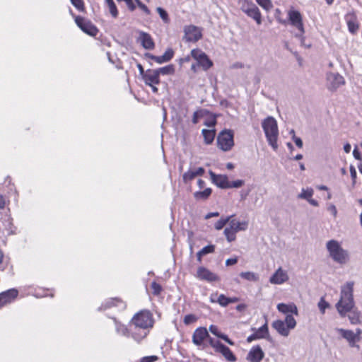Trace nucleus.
I'll list each match as a JSON object with an SVG mask.
<instances>
[{
    "label": "nucleus",
    "instance_id": "nucleus-1",
    "mask_svg": "<svg viewBox=\"0 0 362 362\" xmlns=\"http://www.w3.org/2000/svg\"><path fill=\"white\" fill-rule=\"evenodd\" d=\"M132 323L134 326L132 337L134 340L140 341L147 336L149 329L153 326V315L150 311L141 310L133 317Z\"/></svg>",
    "mask_w": 362,
    "mask_h": 362
},
{
    "label": "nucleus",
    "instance_id": "nucleus-2",
    "mask_svg": "<svg viewBox=\"0 0 362 362\" xmlns=\"http://www.w3.org/2000/svg\"><path fill=\"white\" fill-rule=\"evenodd\" d=\"M354 282L349 281L341 288L340 298L336 304V308L341 317L346 316L354 308Z\"/></svg>",
    "mask_w": 362,
    "mask_h": 362
},
{
    "label": "nucleus",
    "instance_id": "nucleus-3",
    "mask_svg": "<svg viewBox=\"0 0 362 362\" xmlns=\"http://www.w3.org/2000/svg\"><path fill=\"white\" fill-rule=\"evenodd\" d=\"M326 249L329 257L340 265H345L350 261V254L343 248L341 244L336 240H330L326 243Z\"/></svg>",
    "mask_w": 362,
    "mask_h": 362
},
{
    "label": "nucleus",
    "instance_id": "nucleus-4",
    "mask_svg": "<svg viewBox=\"0 0 362 362\" xmlns=\"http://www.w3.org/2000/svg\"><path fill=\"white\" fill-rule=\"evenodd\" d=\"M262 127L268 144L274 151H276L279 146L277 144L279 129L276 120L273 117H267L262 121Z\"/></svg>",
    "mask_w": 362,
    "mask_h": 362
},
{
    "label": "nucleus",
    "instance_id": "nucleus-5",
    "mask_svg": "<svg viewBox=\"0 0 362 362\" xmlns=\"http://www.w3.org/2000/svg\"><path fill=\"white\" fill-rule=\"evenodd\" d=\"M240 10L247 16L254 19L258 25L262 23V15L258 7L252 0H238Z\"/></svg>",
    "mask_w": 362,
    "mask_h": 362
},
{
    "label": "nucleus",
    "instance_id": "nucleus-6",
    "mask_svg": "<svg viewBox=\"0 0 362 362\" xmlns=\"http://www.w3.org/2000/svg\"><path fill=\"white\" fill-rule=\"evenodd\" d=\"M336 332L348 342L350 347L359 348L357 343L361 341V334H362V330L360 328H357L356 332L351 329L343 328H337Z\"/></svg>",
    "mask_w": 362,
    "mask_h": 362
},
{
    "label": "nucleus",
    "instance_id": "nucleus-7",
    "mask_svg": "<svg viewBox=\"0 0 362 362\" xmlns=\"http://www.w3.org/2000/svg\"><path fill=\"white\" fill-rule=\"evenodd\" d=\"M218 147L223 151H230L234 146L233 132L231 130L222 131L217 137Z\"/></svg>",
    "mask_w": 362,
    "mask_h": 362
},
{
    "label": "nucleus",
    "instance_id": "nucleus-8",
    "mask_svg": "<svg viewBox=\"0 0 362 362\" xmlns=\"http://www.w3.org/2000/svg\"><path fill=\"white\" fill-rule=\"evenodd\" d=\"M288 18L291 25L295 27L299 32L296 35V36L300 38L303 42V35L304 34L305 30L300 13L298 11L291 9L288 11Z\"/></svg>",
    "mask_w": 362,
    "mask_h": 362
},
{
    "label": "nucleus",
    "instance_id": "nucleus-9",
    "mask_svg": "<svg viewBox=\"0 0 362 362\" xmlns=\"http://www.w3.org/2000/svg\"><path fill=\"white\" fill-rule=\"evenodd\" d=\"M209 344L213 347L215 351L221 353L223 356L229 362H235L237 358L231 350L221 343L218 340L209 338Z\"/></svg>",
    "mask_w": 362,
    "mask_h": 362
},
{
    "label": "nucleus",
    "instance_id": "nucleus-10",
    "mask_svg": "<svg viewBox=\"0 0 362 362\" xmlns=\"http://www.w3.org/2000/svg\"><path fill=\"white\" fill-rule=\"evenodd\" d=\"M192 58L203 70L207 71L213 66V62L208 56L199 49H194L191 51Z\"/></svg>",
    "mask_w": 362,
    "mask_h": 362
},
{
    "label": "nucleus",
    "instance_id": "nucleus-11",
    "mask_svg": "<svg viewBox=\"0 0 362 362\" xmlns=\"http://www.w3.org/2000/svg\"><path fill=\"white\" fill-rule=\"evenodd\" d=\"M202 37V30L199 27L194 25H186L184 27L183 39L186 42H196Z\"/></svg>",
    "mask_w": 362,
    "mask_h": 362
},
{
    "label": "nucleus",
    "instance_id": "nucleus-12",
    "mask_svg": "<svg viewBox=\"0 0 362 362\" xmlns=\"http://www.w3.org/2000/svg\"><path fill=\"white\" fill-rule=\"evenodd\" d=\"M209 338H211L206 328L200 327L196 329L192 335V342L197 346L204 348V341L207 339L209 341Z\"/></svg>",
    "mask_w": 362,
    "mask_h": 362
},
{
    "label": "nucleus",
    "instance_id": "nucleus-13",
    "mask_svg": "<svg viewBox=\"0 0 362 362\" xmlns=\"http://www.w3.org/2000/svg\"><path fill=\"white\" fill-rule=\"evenodd\" d=\"M75 22L76 25L83 30L85 33L90 35L95 36L98 32L97 28L93 25L89 21H87L83 17L76 16L75 18Z\"/></svg>",
    "mask_w": 362,
    "mask_h": 362
},
{
    "label": "nucleus",
    "instance_id": "nucleus-14",
    "mask_svg": "<svg viewBox=\"0 0 362 362\" xmlns=\"http://www.w3.org/2000/svg\"><path fill=\"white\" fill-rule=\"evenodd\" d=\"M196 276L200 280L208 282L219 281L218 275L204 267H200L197 269Z\"/></svg>",
    "mask_w": 362,
    "mask_h": 362
},
{
    "label": "nucleus",
    "instance_id": "nucleus-15",
    "mask_svg": "<svg viewBox=\"0 0 362 362\" xmlns=\"http://www.w3.org/2000/svg\"><path fill=\"white\" fill-rule=\"evenodd\" d=\"M288 280V275L286 271L279 267L270 277L269 282L272 284L281 285Z\"/></svg>",
    "mask_w": 362,
    "mask_h": 362
},
{
    "label": "nucleus",
    "instance_id": "nucleus-16",
    "mask_svg": "<svg viewBox=\"0 0 362 362\" xmlns=\"http://www.w3.org/2000/svg\"><path fill=\"white\" fill-rule=\"evenodd\" d=\"M264 356V353L259 346H254L249 351L246 360L250 362H260Z\"/></svg>",
    "mask_w": 362,
    "mask_h": 362
},
{
    "label": "nucleus",
    "instance_id": "nucleus-17",
    "mask_svg": "<svg viewBox=\"0 0 362 362\" xmlns=\"http://www.w3.org/2000/svg\"><path fill=\"white\" fill-rule=\"evenodd\" d=\"M327 79L329 83V88L336 90L344 83V79L342 76L336 73H329L327 75Z\"/></svg>",
    "mask_w": 362,
    "mask_h": 362
},
{
    "label": "nucleus",
    "instance_id": "nucleus-18",
    "mask_svg": "<svg viewBox=\"0 0 362 362\" xmlns=\"http://www.w3.org/2000/svg\"><path fill=\"white\" fill-rule=\"evenodd\" d=\"M209 175L211 179L216 186L222 189L229 188V180L226 175H216L214 172L210 171Z\"/></svg>",
    "mask_w": 362,
    "mask_h": 362
},
{
    "label": "nucleus",
    "instance_id": "nucleus-19",
    "mask_svg": "<svg viewBox=\"0 0 362 362\" xmlns=\"http://www.w3.org/2000/svg\"><path fill=\"white\" fill-rule=\"evenodd\" d=\"M314 194V190L311 187L303 188L300 193L297 196L298 199L306 200L313 206H318L319 203L317 200L313 199L312 197Z\"/></svg>",
    "mask_w": 362,
    "mask_h": 362
},
{
    "label": "nucleus",
    "instance_id": "nucleus-20",
    "mask_svg": "<svg viewBox=\"0 0 362 362\" xmlns=\"http://www.w3.org/2000/svg\"><path fill=\"white\" fill-rule=\"evenodd\" d=\"M228 226L224 230V235L228 242L234 241L236 238V233L238 232L235 225V219H230L228 222Z\"/></svg>",
    "mask_w": 362,
    "mask_h": 362
},
{
    "label": "nucleus",
    "instance_id": "nucleus-21",
    "mask_svg": "<svg viewBox=\"0 0 362 362\" xmlns=\"http://www.w3.org/2000/svg\"><path fill=\"white\" fill-rule=\"evenodd\" d=\"M138 41L141 43L144 48L146 49H153L155 44L151 36L145 32L139 31Z\"/></svg>",
    "mask_w": 362,
    "mask_h": 362
},
{
    "label": "nucleus",
    "instance_id": "nucleus-22",
    "mask_svg": "<svg viewBox=\"0 0 362 362\" xmlns=\"http://www.w3.org/2000/svg\"><path fill=\"white\" fill-rule=\"evenodd\" d=\"M144 80L148 86L152 84H158L160 83V76L156 69H148L144 74Z\"/></svg>",
    "mask_w": 362,
    "mask_h": 362
},
{
    "label": "nucleus",
    "instance_id": "nucleus-23",
    "mask_svg": "<svg viewBox=\"0 0 362 362\" xmlns=\"http://www.w3.org/2000/svg\"><path fill=\"white\" fill-rule=\"evenodd\" d=\"M18 295V291L10 289L0 293V308L5 305L10 303Z\"/></svg>",
    "mask_w": 362,
    "mask_h": 362
},
{
    "label": "nucleus",
    "instance_id": "nucleus-24",
    "mask_svg": "<svg viewBox=\"0 0 362 362\" xmlns=\"http://www.w3.org/2000/svg\"><path fill=\"white\" fill-rule=\"evenodd\" d=\"M205 170L202 167L189 169L188 171L183 174V181L185 183H187L189 181L194 179L196 177L202 176Z\"/></svg>",
    "mask_w": 362,
    "mask_h": 362
},
{
    "label": "nucleus",
    "instance_id": "nucleus-25",
    "mask_svg": "<svg viewBox=\"0 0 362 362\" xmlns=\"http://www.w3.org/2000/svg\"><path fill=\"white\" fill-rule=\"evenodd\" d=\"M276 308L280 313L286 314V315H289V313H292L296 315H298L297 306L293 303H291L288 304L279 303Z\"/></svg>",
    "mask_w": 362,
    "mask_h": 362
},
{
    "label": "nucleus",
    "instance_id": "nucleus-26",
    "mask_svg": "<svg viewBox=\"0 0 362 362\" xmlns=\"http://www.w3.org/2000/svg\"><path fill=\"white\" fill-rule=\"evenodd\" d=\"M272 326L281 336L288 337L290 334V330L283 320H275L272 322Z\"/></svg>",
    "mask_w": 362,
    "mask_h": 362
},
{
    "label": "nucleus",
    "instance_id": "nucleus-27",
    "mask_svg": "<svg viewBox=\"0 0 362 362\" xmlns=\"http://www.w3.org/2000/svg\"><path fill=\"white\" fill-rule=\"evenodd\" d=\"M348 313H349L348 317L351 325H359L362 323L361 313L358 310L352 308L351 311Z\"/></svg>",
    "mask_w": 362,
    "mask_h": 362
},
{
    "label": "nucleus",
    "instance_id": "nucleus-28",
    "mask_svg": "<svg viewBox=\"0 0 362 362\" xmlns=\"http://www.w3.org/2000/svg\"><path fill=\"white\" fill-rule=\"evenodd\" d=\"M209 332L213 334L214 335H215L216 337H217L218 338H220L223 340H224L226 342H227L228 344L233 346L234 345V342L232 341L228 337L227 335L223 334L220 329H218V327L216 325H211L209 326Z\"/></svg>",
    "mask_w": 362,
    "mask_h": 362
},
{
    "label": "nucleus",
    "instance_id": "nucleus-29",
    "mask_svg": "<svg viewBox=\"0 0 362 362\" xmlns=\"http://www.w3.org/2000/svg\"><path fill=\"white\" fill-rule=\"evenodd\" d=\"M210 299L212 303H218L223 307H226L228 305V298L225 296L223 294H221L219 296L217 294H212Z\"/></svg>",
    "mask_w": 362,
    "mask_h": 362
},
{
    "label": "nucleus",
    "instance_id": "nucleus-30",
    "mask_svg": "<svg viewBox=\"0 0 362 362\" xmlns=\"http://www.w3.org/2000/svg\"><path fill=\"white\" fill-rule=\"evenodd\" d=\"M202 135L204 136V142L206 144H211L215 138L216 132L214 129H202Z\"/></svg>",
    "mask_w": 362,
    "mask_h": 362
},
{
    "label": "nucleus",
    "instance_id": "nucleus-31",
    "mask_svg": "<svg viewBox=\"0 0 362 362\" xmlns=\"http://www.w3.org/2000/svg\"><path fill=\"white\" fill-rule=\"evenodd\" d=\"M212 190L211 188H206L203 191H197L194 193V197L197 200H206L211 194Z\"/></svg>",
    "mask_w": 362,
    "mask_h": 362
},
{
    "label": "nucleus",
    "instance_id": "nucleus-32",
    "mask_svg": "<svg viewBox=\"0 0 362 362\" xmlns=\"http://www.w3.org/2000/svg\"><path fill=\"white\" fill-rule=\"evenodd\" d=\"M254 333L257 339L267 338L269 336V329L267 324L265 323L264 325H262L261 327L257 329Z\"/></svg>",
    "mask_w": 362,
    "mask_h": 362
},
{
    "label": "nucleus",
    "instance_id": "nucleus-33",
    "mask_svg": "<svg viewBox=\"0 0 362 362\" xmlns=\"http://www.w3.org/2000/svg\"><path fill=\"white\" fill-rule=\"evenodd\" d=\"M108 11L113 18H117L118 11L113 0H105Z\"/></svg>",
    "mask_w": 362,
    "mask_h": 362
},
{
    "label": "nucleus",
    "instance_id": "nucleus-34",
    "mask_svg": "<svg viewBox=\"0 0 362 362\" xmlns=\"http://www.w3.org/2000/svg\"><path fill=\"white\" fill-rule=\"evenodd\" d=\"M158 75H172L175 72V67L173 64H170L156 69Z\"/></svg>",
    "mask_w": 362,
    "mask_h": 362
},
{
    "label": "nucleus",
    "instance_id": "nucleus-35",
    "mask_svg": "<svg viewBox=\"0 0 362 362\" xmlns=\"http://www.w3.org/2000/svg\"><path fill=\"white\" fill-rule=\"evenodd\" d=\"M240 276L247 281H257L259 279V276L252 272H243L240 274Z\"/></svg>",
    "mask_w": 362,
    "mask_h": 362
},
{
    "label": "nucleus",
    "instance_id": "nucleus-36",
    "mask_svg": "<svg viewBox=\"0 0 362 362\" xmlns=\"http://www.w3.org/2000/svg\"><path fill=\"white\" fill-rule=\"evenodd\" d=\"M284 322L289 330L294 329L296 326V321L291 315H287Z\"/></svg>",
    "mask_w": 362,
    "mask_h": 362
},
{
    "label": "nucleus",
    "instance_id": "nucleus-37",
    "mask_svg": "<svg viewBox=\"0 0 362 362\" xmlns=\"http://www.w3.org/2000/svg\"><path fill=\"white\" fill-rule=\"evenodd\" d=\"M3 224L5 227V228L8 230L9 234H13V223H12V218L9 216H6V218L3 221Z\"/></svg>",
    "mask_w": 362,
    "mask_h": 362
},
{
    "label": "nucleus",
    "instance_id": "nucleus-38",
    "mask_svg": "<svg viewBox=\"0 0 362 362\" xmlns=\"http://www.w3.org/2000/svg\"><path fill=\"white\" fill-rule=\"evenodd\" d=\"M257 3L265 11H269L273 8L271 0H255Z\"/></svg>",
    "mask_w": 362,
    "mask_h": 362
},
{
    "label": "nucleus",
    "instance_id": "nucleus-39",
    "mask_svg": "<svg viewBox=\"0 0 362 362\" xmlns=\"http://www.w3.org/2000/svg\"><path fill=\"white\" fill-rule=\"evenodd\" d=\"M119 303H121V301L119 299H110L105 303V305H102L99 308V310H105L112 306H117Z\"/></svg>",
    "mask_w": 362,
    "mask_h": 362
},
{
    "label": "nucleus",
    "instance_id": "nucleus-40",
    "mask_svg": "<svg viewBox=\"0 0 362 362\" xmlns=\"http://www.w3.org/2000/svg\"><path fill=\"white\" fill-rule=\"evenodd\" d=\"M317 306L322 314L325 313V310L329 307V304L325 300L324 298H321L318 302Z\"/></svg>",
    "mask_w": 362,
    "mask_h": 362
},
{
    "label": "nucleus",
    "instance_id": "nucleus-41",
    "mask_svg": "<svg viewBox=\"0 0 362 362\" xmlns=\"http://www.w3.org/2000/svg\"><path fill=\"white\" fill-rule=\"evenodd\" d=\"M231 216L226 217V218H221L215 223V228L216 230H221L223 228V226L228 223V222L230 221V218Z\"/></svg>",
    "mask_w": 362,
    "mask_h": 362
},
{
    "label": "nucleus",
    "instance_id": "nucleus-42",
    "mask_svg": "<svg viewBox=\"0 0 362 362\" xmlns=\"http://www.w3.org/2000/svg\"><path fill=\"white\" fill-rule=\"evenodd\" d=\"M157 12L158 13L160 17L162 18V20L164 21V23H168L169 22V17L168 13L161 7H158L156 8Z\"/></svg>",
    "mask_w": 362,
    "mask_h": 362
},
{
    "label": "nucleus",
    "instance_id": "nucleus-43",
    "mask_svg": "<svg viewBox=\"0 0 362 362\" xmlns=\"http://www.w3.org/2000/svg\"><path fill=\"white\" fill-rule=\"evenodd\" d=\"M215 246L213 245H207L204 247H203L199 252L203 255H206L209 253H212L214 252Z\"/></svg>",
    "mask_w": 362,
    "mask_h": 362
},
{
    "label": "nucleus",
    "instance_id": "nucleus-44",
    "mask_svg": "<svg viewBox=\"0 0 362 362\" xmlns=\"http://www.w3.org/2000/svg\"><path fill=\"white\" fill-rule=\"evenodd\" d=\"M174 55V51L171 48H168L165 53L163 54V59H165V62H169Z\"/></svg>",
    "mask_w": 362,
    "mask_h": 362
},
{
    "label": "nucleus",
    "instance_id": "nucleus-45",
    "mask_svg": "<svg viewBox=\"0 0 362 362\" xmlns=\"http://www.w3.org/2000/svg\"><path fill=\"white\" fill-rule=\"evenodd\" d=\"M151 288L153 290V293L156 296H158L162 291L161 286L156 282H153L151 284Z\"/></svg>",
    "mask_w": 362,
    "mask_h": 362
},
{
    "label": "nucleus",
    "instance_id": "nucleus-46",
    "mask_svg": "<svg viewBox=\"0 0 362 362\" xmlns=\"http://www.w3.org/2000/svg\"><path fill=\"white\" fill-rule=\"evenodd\" d=\"M71 2L78 11H83L84 6L82 0H71Z\"/></svg>",
    "mask_w": 362,
    "mask_h": 362
},
{
    "label": "nucleus",
    "instance_id": "nucleus-47",
    "mask_svg": "<svg viewBox=\"0 0 362 362\" xmlns=\"http://www.w3.org/2000/svg\"><path fill=\"white\" fill-rule=\"evenodd\" d=\"M148 57L151 59L152 60L155 61L158 64H163L165 63V59H163V55L162 56H154L151 54H148Z\"/></svg>",
    "mask_w": 362,
    "mask_h": 362
},
{
    "label": "nucleus",
    "instance_id": "nucleus-48",
    "mask_svg": "<svg viewBox=\"0 0 362 362\" xmlns=\"http://www.w3.org/2000/svg\"><path fill=\"white\" fill-rule=\"evenodd\" d=\"M235 225L237 226L238 231L245 230L247 228L248 223L247 221H238L235 220Z\"/></svg>",
    "mask_w": 362,
    "mask_h": 362
},
{
    "label": "nucleus",
    "instance_id": "nucleus-49",
    "mask_svg": "<svg viewBox=\"0 0 362 362\" xmlns=\"http://www.w3.org/2000/svg\"><path fill=\"white\" fill-rule=\"evenodd\" d=\"M244 185V181L242 180H237L232 182H229V188H239Z\"/></svg>",
    "mask_w": 362,
    "mask_h": 362
},
{
    "label": "nucleus",
    "instance_id": "nucleus-50",
    "mask_svg": "<svg viewBox=\"0 0 362 362\" xmlns=\"http://www.w3.org/2000/svg\"><path fill=\"white\" fill-rule=\"evenodd\" d=\"M135 1L137 4V6L141 8L146 14L149 15L151 13L150 10L148 8V7L144 4L141 1L139 0H135Z\"/></svg>",
    "mask_w": 362,
    "mask_h": 362
},
{
    "label": "nucleus",
    "instance_id": "nucleus-51",
    "mask_svg": "<svg viewBox=\"0 0 362 362\" xmlns=\"http://www.w3.org/2000/svg\"><path fill=\"white\" fill-rule=\"evenodd\" d=\"M347 24L349 30L351 33H355L358 28V25L355 22L351 21L350 20L347 21Z\"/></svg>",
    "mask_w": 362,
    "mask_h": 362
},
{
    "label": "nucleus",
    "instance_id": "nucleus-52",
    "mask_svg": "<svg viewBox=\"0 0 362 362\" xmlns=\"http://www.w3.org/2000/svg\"><path fill=\"white\" fill-rule=\"evenodd\" d=\"M197 320V317L194 315H187L184 318V322L186 325H189L194 322Z\"/></svg>",
    "mask_w": 362,
    "mask_h": 362
},
{
    "label": "nucleus",
    "instance_id": "nucleus-53",
    "mask_svg": "<svg viewBox=\"0 0 362 362\" xmlns=\"http://www.w3.org/2000/svg\"><path fill=\"white\" fill-rule=\"evenodd\" d=\"M327 211L332 214L334 218H336L337 216V209L334 204H329L327 208Z\"/></svg>",
    "mask_w": 362,
    "mask_h": 362
},
{
    "label": "nucleus",
    "instance_id": "nucleus-54",
    "mask_svg": "<svg viewBox=\"0 0 362 362\" xmlns=\"http://www.w3.org/2000/svg\"><path fill=\"white\" fill-rule=\"evenodd\" d=\"M157 356H146L141 359L140 362H153L157 360Z\"/></svg>",
    "mask_w": 362,
    "mask_h": 362
},
{
    "label": "nucleus",
    "instance_id": "nucleus-55",
    "mask_svg": "<svg viewBox=\"0 0 362 362\" xmlns=\"http://www.w3.org/2000/svg\"><path fill=\"white\" fill-rule=\"evenodd\" d=\"M202 111H198L194 112L193 117H192V122L194 124H197L199 122V118L202 116Z\"/></svg>",
    "mask_w": 362,
    "mask_h": 362
},
{
    "label": "nucleus",
    "instance_id": "nucleus-56",
    "mask_svg": "<svg viewBox=\"0 0 362 362\" xmlns=\"http://www.w3.org/2000/svg\"><path fill=\"white\" fill-rule=\"evenodd\" d=\"M293 141L295 142L296 145L299 147H303V141L300 138L296 136V135L293 136Z\"/></svg>",
    "mask_w": 362,
    "mask_h": 362
},
{
    "label": "nucleus",
    "instance_id": "nucleus-57",
    "mask_svg": "<svg viewBox=\"0 0 362 362\" xmlns=\"http://www.w3.org/2000/svg\"><path fill=\"white\" fill-rule=\"evenodd\" d=\"M238 262V257L229 258L226 261V266L234 265Z\"/></svg>",
    "mask_w": 362,
    "mask_h": 362
},
{
    "label": "nucleus",
    "instance_id": "nucleus-58",
    "mask_svg": "<svg viewBox=\"0 0 362 362\" xmlns=\"http://www.w3.org/2000/svg\"><path fill=\"white\" fill-rule=\"evenodd\" d=\"M350 173H351V177L354 182H355V180L356 178V170L354 166H353V165L350 166Z\"/></svg>",
    "mask_w": 362,
    "mask_h": 362
},
{
    "label": "nucleus",
    "instance_id": "nucleus-59",
    "mask_svg": "<svg viewBox=\"0 0 362 362\" xmlns=\"http://www.w3.org/2000/svg\"><path fill=\"white\" fill-rule=\"evenodd\" d=\"M124 2L127 4L128 8L131 10V11H134L135 8H136V6L134 4L132 0H125Z\"/></svg>",
    "mask_w": 362,
    "mask_h": 362
},
{
    "label": "nucleus",
    "instance_id": "nucleus-60",
    "mask_svg": "<svg viewBox=\"0 0 362 362\" xmlns=\"http://www.w3.org/2000/svg\"><path fill=\"white\" fill-rule=\"evenodd\" d=\"M204 124L209 127L213 128L216 124V120L214 119L207 121L204 123Z\"/></svg>",
    "mask_w": 362,
    "mask_h": 362
},
{
    "label": "nucleus",
    "instance_id": "nucleus-61",
    "mask_svg": "<svg viewBox=\"0 0 362 362\" xmlns=\"http://www.w3.org/2000/svg\"><path fill=\"white\" fill-rule=\"evenodd\" d=\"M218 215H219V214L218 212H211L206 215L205 218L209 219L211 217H216V216H218Z\"/></svg>",
    "mask_w": 362,
    "mask_h": 362
},
{
    "label": "nucleus",
    "instance_id": "nucleus-62",
    "mask_svg": "<svg viewBox=\"0 0 362 362\" xmlns=\"http://www.w3.org/2000/svg\"><path fill=\"white\" fill-rule=\"evenodd\" d=\"M353 155H354V157L357 159V160H361V153L358 152V151L355 148L353 151Z\"/></svg>",
    "mask_w": 362,
    "mask_h": 362
},
{
    "label": "nucleus",
    "instance_id": "nucleus-63",
    "mask_svg": "<svg viewBox=\"0 0 362 362\" xmlns=\"http://www.w3.org/2000/svg\"><path fill=\"white\" fill-rule=\"evenodd\" d=\"M257 339L256 338V336L255 334V333H253L252 334H251L250 336H249L247 338V341L248 343H251L252 341H255V340H257Z\"/></svg>",
    "mask_w": 362,
    "mask_h": 362
},
{
    "label": "nucleus",
    "instance_id": "nucleus-64",
    "mask_svg": "<svg viewBox=\"0 0 362 362\" xmlns=\"http://www.w3.org/2000/svg\"><path fill=\"white\" fill-rule=\"evenodd\" d=\"M197 185L199 186V187L200 189H202L205 186V182L203 180H202V179H199L197 180Z\"/></svg>",
    "mask_w": 362,
    "mask_h": 362
}]
</instances>
